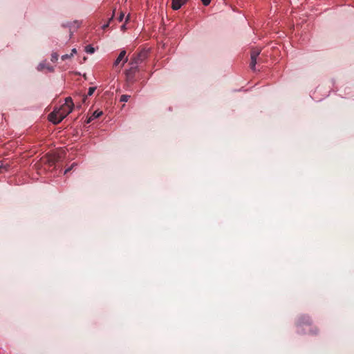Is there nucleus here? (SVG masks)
I'll return each mask as SVG.
<instances>
[{"label":"nucleus","instance_id":"1","mask_svg":"<svg viewBox=\"0 0 354 354\" xmlns=\"http://www.w3.org/2000/svg\"><path fill=\"white\" fill-rule=\"evenodd\" d=\"M148 56L149 49L145 48L133 54L129 61L131 67L126 72L129 79L133 78L135 76L136 73L139 71L138 65L146 60Z\"/></svg>","mask_w":354,"mask_h":354},{"label":"nucleus","instance_id":"2","mask_svg":"<svg viewBox=\"0 0 354 354\" xmlns=\"http://www.w3.org/2000/svg\"><path fill=\"white\" fill-rule=\"evenodd\" d=\"M73 109L68 105L63 104L58 109L50 113L48 115V119L55 124H59L72 112Z\"/></svg>","mask_w":354,"mask_h":354},{"label":"nucleus","instance_id":"3","mask_svg":"<svg viewBox=\"0 0 354 354\" xmlns=\"http://www.w3.org/2000/svg\"><path fill=\"white\" fill-rule=\"evenodd\" d=\"M312 320L308 315H303L299 317L297 322V326L298 328V333L306 334L305 331H303V327L305 326H310Z\"/></svg>","mask_w":354,"mask_h":354},{"label":"nucleus","instance_id":"4","mask_svg":"<svg viewBox=\"0 0 354 354\" xmlns=\"http://www.w3.org/2000/svg\"><path fill=\"white\" fill-rule=\"evenodd\" d=\"M260 53H261V50L259 48H252L251 50V53H250L251 62H250V66L252 71L256 70L255 66L257 63L259 62L260 58H259V59H258V57H259Z\"/></svg>","mask_w":354,"mask_h":354},{"label":"nucleus","instance_id":"5","mask_svg":"<svg viewBox=\"0 0 354 354\" xmlns=\"http://www.w3.org/2000/svg\"><path fill=\"white\" fill-rule=\"evenodd\" d=\"M128 61V57L127 56V52L125 50H122L119 55L118 56V57L116 58V59L115 60L114 63H113V66L114 67H116L118 66L121 62H122V66H123L124 64L127 62Z\"/></svg>","mask_w":354,"mask_h":354},{"label":"nucleus","instance_id":"6","mask_svg":"<svg viewBox=\"0 0 354 354\" xmlns=\"http://www.w3.org/2000/svg\"><path fill=\"white\" fill-rule=\"evenodd\" d=\"M187 1V0H172L171 8L173 10H177L180 9Z\"/></svg>","mask_w":354,"mask_h":354},{"label":"nucleus","instance_id":"7","mask_svg":"<svg viewBox=\"0 0 354 354\" xmlns=\"http://www.w3.org/2000/svg\"><path fill=\"white\" fill-rule=\"evenodd\" d=\"M103 114V112L102 111L96 110L93 112V115L89 118L87 122H90L92 120L95 118H100Z\"/></svg>","mask_w":354,"mask_h":354},{"label":"nucleus","instance_id":"8","mask_svg":"<svg viewBox=\"0 0 354 354\" xmlns=\"http://www.w3.org/2000/svg\"><path fill=\"white\" fill-rule=\"evenodd\" d=\"M64 104L68 105L71 108L73 109L74 104L73 102L72 98L71 97H68L66 98L65 103Z\"/></svg>","mask_w":354,"mask_h":354},{"label":"nucleus","instance_id":"9","mask_svg":"<svg viewBox=\"0 0 354 354\" xmlns=\"http://www.w3.org/2000/svg\"><path fill=\"white\" fill-rule=\"evenodd\" d=\"M85 50L86 53H90V54H92L95 52L94 48L90 45L86 46Z\"/></svg>","mask_w":354,"mask_h":354},{"label":"nucleus","instance_id":"10","mask_svg":"<svg viewBox=\"0 0 354 354\" xmlns=\"http://www.w3.org/2000/svg\"><path fill=\"white\" fill-rule=\"evenodd\" d=\"M114 14H115V10H113V15H112V17L109 19L108 23H107V24H104V25H103L102 28H103L104 30H105L106 28H108V27H109V24H110L111 21L113 20V18Z\"/></svg>","mask_w":354,"mask_h":354},{"label":"nucleus","instance_id":"11","mask_svg":"<svg viewBox=\"0 0 354 354\" xmlns=\"http://www.w3.org/2000/svg\"><path fill=\"white\" fill-rule=\"evenodd\" d=\"M59 55L57 53H53L51 55V61L55 62L58 59Z\"/></svg>","mask_w":354,"mask_h":354},{"label":"nucleus","instance_id":"12","mask_svg":"<svg viewBox=\"0 0 354 354\" xmlns=\"http://www.w3.org/2000/svg\"><path fill=\"white\" fill-rule=\"evenodd\" d=\"M130 97V95H122L120 97V101L121 102H127Z\"/></svg>","mask_w":354,"mask_h":354},{"label":"nucleus","instance_id":"13","mask_svg":"<svg viewBox=\"0 0 354 354\" xmlns=\"http://www.w3.org/2000/svg\"><path fill=\"white\" fill-rule=\"evenodd\" d=\"M308 333L311 335H317L318 333V328L316 326H314Z\"/></svg>","mask_w":354,"mask_h":354},{"label":"nucleus","instance_id":"14","mask_svg":"<svg viewBox=\"0 0 354 354\" xmlns=\"http://www.w3.org/2000/svg\"><path fill=\"white\" fill-rule=\"evenodd\" d=\"M96 89V87H90L88 88V96H91L93 94L94 91H95Z\"/></svg>","mask_w":354,"mask_h":354},{"label":"nucleus","instance_id":"15","mask_svg":"<svg viewBox=\"0 0 354 354\" xmlns=\"http://www.w3.org/2000/svg\"><path fill=\"white\" fill-rule=\"evenodd\" d=\"M72 56H73V54H70V55L66 54V55H64L62 56V59L65 60L66 59L71 58Z\"/></svg>","mask_w":354,"mask_h":354},{"label":"nucleus","instance_id":"16","mask_svg":"<svg viewBox=\"0 0 354 354\" xmlns=\"http://www.w3.org/2000/svg\"><path fill=\"white\" fill-rule=\"evenodd\" d=\"M201 1L204 6H207L210 3L211 0H201Z\"/></svg>","mask_w":354,"mask_h":354},{"label":"nucleus","instance_id":"17","mask_svg":"<svg viewBox=\"0 0 354 354\" xmlns=\"http://www.w3.org/2000/svg\"><path fill=\"white\" fill-rule=\"evenodd\" d=\"M124 14L122 12L118 17V21H122L124 18Z\"/></svg>","mask_w":354,"mask_h":354},{"label":"nucleus","instance_id":"18","mask_svg":"<svg viewBox=\"0 0 354 354\" xmlns=\"http://www.w3.org/2000/svg\"><path fill=\"white\" fill-rule=\"evenodd\" d=\"M77 53L76 49H75V48H73V49H72V53H71V54H73H73H75V53Z\"/></svg>","mask_w":354,"mask_h":354},{"label":"nucleus","instance_id":"19","mask_svg":"<svg viewBox=\"0 0 354 354\" xmlns=\"http://www.w3.org/2000/svg\"><path fill=\"white\" fill-rule=\"evenodd\" d=\"M71 167H70V168H68V169H66V171H65V172H64V173H65V174H66L67 172H68L69 171H71Z\"/></svg>","mask_w":354,"mask_h":354},{"label":"nucleus","instance_id":"20","mask_svg":"<svg viewBox=\"0 0 354 354\" xmlns=\"http://www.w3.org/2000/svg\"><path fill=\"white\" fill-rule=\"evenodd\" d=\"M121 28H122V30H124V29H125V25H124H124H122V26H121Z\"/></svg>","mask_w":354,"mask_h":354},{"label":"nucleus","instance_id":"21","mask_svg":"<svg viewBox=\"0 0 354 354\" xmlns=\"http://www.w3.org/2000/svg\"><path fill=\"white\" fill-rule=\"evenodd\" d=\"M41 68H42L41 64H39V69H41Z\"/></svg>","mask_w":354,"mask_h":354},{"label":"nucleus","instance_id":"22","mask_svg":"<svg viewBox=\"0 0 354 354\" xmlns=\"http://www.w3.org/2000/svg\"><path fill=\"white\" fill-rule=\"evenodd\" d=\"M129 16H127V17L126 19V21H127L129 20Z\"/></svg>","mask_w":354,"mask_h":354}]
</instances>
